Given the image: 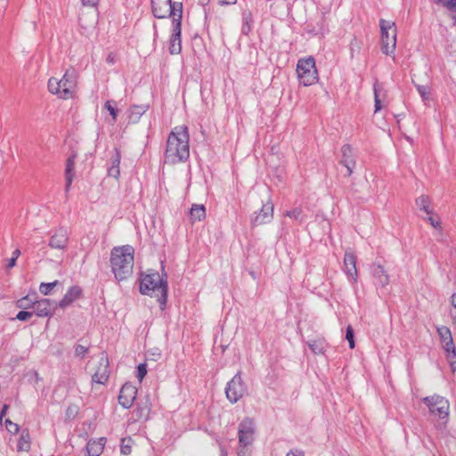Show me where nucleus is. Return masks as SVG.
<instances>
[{"mask_svg": "<svg viewBox=\"0 0 456 456\" xmlns=\"http://www.w3.org/2000/svg\"><path fill=\"white\" fill-rule=\"evenodd\" d=\"M190 156L189 132L185 126H175L169 134L165 151V162H184Z\"/></svg>", "mask_w": 456, "mask_h": 456, "instance_id": "f257e3e1", "label": "nucleus"}, {"mask_svg": "<svg viewBox=\"0 0 456 456\" xmlns=\"http://www.w3.org/2000/svg\"><path fill=\"white\" fill-rule=\"evenodd\" d=\"M167 274L162 265V274L158 272H151L142 274L140 281V292L143 295L157 297L160 308L163 310L167 299Z\"/></svg>", "mask_w": 456, "mask_h": 456, "instance_id": "f03ea898", "label": "nucleus"}, {"mask_svg": "<svg viewBox=\"0 0 456 456\" xmlns=\"http://www.w3.org/2000/svg\"><path fill=\"white\" fill-rule=\"evenodd\" d=\"M134 249L130 245L115 247L110 252V266L115 278L122 281L133 273Z\"/></svg>", "mask_w": 456, "mask_h": 456, "instance_id": "7ed1b4c3", "label": "nucleus"}, {"mask_svg": "<svg viewBox=\"0 0 456 456\" xmlns=\"http://www.w3.org/2000/svg\"><path fill=\"white\" fill-rule=\"evenodd\" d=\"M77 75L74 69H68L61 79L51 77L48 80L49 92L61 99H71L77 92Z\"/></svg>", "mask_w": 456, "mask_h": 456, "instance_id": "20e7f679", "label": "nucleus"}, {"mask_svg": "<svg viewBox=\"0 0 456 456\" xmlns=\"http://www.w3.org/2000/svg\"><path fill=\"white\" fill-rule=\"evenodd\" d=\"M151 10L153 15L158 19L172 17L182 20L183 4L180 2L172 3L171 0H151Z\"/></svg>", "mask_w": 456, "mask_h": 456, "instance_id": "39448f33", "label": "nucleus"}, {"mask_svg": "<svg viewBox=\"0 0 456 456\" xmlns=\"http://www.w3.org/2000/svg\"><path fill=\"white\" fill-rule=\"evenodd\" d=\"M297 74L298 81L304 86H309L318 81V71L313 57L302 58L297 61Z\"/></svg>", "mask_w": 456, "mask_h": 456, "instance_id": "423d86ee", "label": "nucleus"}, {"mask_svg": "<svg viewBox=\"0 0 456 456\" xmlns=\"http://www.w3.org/2000/svg\"><path fill=\"white\" fill-rule=\"evenodd\" d=\"M422 402L428 408L430 414L442 420V424L445 426L450 412L449 401L444 396L433 395L424 397Z\"/></svg>", "mask_w": 456, "mask_h": 456, "instance_id": "0eeeda50", "label": "nucleus"}, {"mask_svg": "<svg viewBox=\"0 0 456 456\" xmlns=\"http://www.w3.org/2000/svg\"><path fill=\"white\" fill-rule=\"evenodd\" d=\"M381 32V51L386 55L394 53L396 47V26L395 22L381 19L379 20Z\"/></svg>", "mask_w": 456, "mask_h": 456, "instance_id": "6e6552de", "label": "nucleus"}, {"mask_svg": "<svg viewBox=\"0 0 456 456\" xmlns=\"http://www.w3.org/2000/svg\"><path fill=\"white\" fill-rule=\"evenodd\" d=\"M248 392V386L243 381L241 371H238L226 384L225 395L231 403L239 402Z\"/></svg>", "mask_w": 456, "mask_h": 456, "instance_id": "1a4fd4ad", "label": "nucleus"}, {"mask_svg": "<svg viewBox=\"0 0 456 456\" xmlns=\"http://www.w3.org/2000/svg\"><path fill=\"white\" fill-rule=\"evenodd\" d=\"M255 423L252 419H242L238 427V438L240 446H249L255 439Z\"/></svg>", "mask_w": 456, "mask_h": 456, "instance_id": "9d476101", "label": "nucleus"}, {"mask_svg": "<svg viewBox=\"0 0 456 456\" xmlns=\"http://www.w3.org/2000/svg\"><path fill=\"white\" fill-rule=\"evenodd\" d=\"M110 377L109 359L105 353H102L98 358V366L92 376V382L105 384Z\"/></svg>", "mask_w": 456, "mask_h": 456, "instance_id": "9b49d317", "label": "nucleus"}, {"mask_svg": "<svg viewBox=\"0 0 456 456\" xmlns=\"http://www.w3.org/2000/svg\"><path fill=\"white\" fill-rule=\"evenodd\" d=\"M181 20H179L178 18H175V20H172V29L168 47L170 54H178L182 51Z\"/></svg>", "mask_w": 456, "mask_h": 456, "instance_id": "f8f14e48", "label": "nucleus"}, {"mask_svg": "<svg viewBox=\"0 0 456 456\" xmlns=\"http://www.w3.org/2000/svg\"><path fill=\"white\" fill-rule=\"evenodd\" d=\"M137 395V388L131 383H125L120 388L118 395V403L125 409H129Z\"/></svg>", "mask_w": 456, "mask_h": 456, "instance_id": "ddd939ff", "label": "nucleus"}, {"mask_svg": "<svg viewBox=\"0 0 456 456\" xmlns=\"http://www.w3.org/2000/svg\"><path fill=\"white\" fill-rule=\"evenodd\" d=\"M341 159L339 163L346 168V176H350L355 167H356V159L354 153V149L350 144H344L341 147Z\"/></svg>", "mask_w": 456, "mask_h": 456, "instance_id": "4468645a", "label": "nucleus"}, {"mask_svg": "<svg viewBox=\"0 0 456 456\" xmlns=\"http://www.w3.org/2000/svg\"><path fill=\"white\" fill-rule=\"evenodd\" d=\"M343 271L347 276L348 281L353 284H356L358 280V272L356 268V256L354 253H345Z\"/></svg>", "mask_w": 456, "mask_h": 456, "instance_id": "2eb2a0df", "label": "nucleus"}, {"mask_svg": "<svg viewBox=\"0 0 456 456\" xmlns=\"http://www.w3.org/2000/svg\"><path fill=\"white\" fill-rule=\"evenodd\" d=\"M32 309L33 314L38 317L52 316L55 310V304L48 298L34 300Z\"/></svg>", "mask_w": 456, "mask_h": 456, "instance_id": "dca6fc26", "label": "nucleus"}, {"mask_svg": "<svg viewBox=\"0 0 456 456\" xmlns=\"http://www.w3.org/2000/svg\"><path fill=\"white\" fill-rule=\"evenodd\" d=\"M69 241V232L66 228L60 227L55 230L54 233L49 240V246L52 248L63 250L67 248Z\"/></svg>", "mask_w": 456, "mask_h": 456, "instance_id": "f3484780", "label": "nucleus"}, {"mask_svg": "<svg viewBox=\"0 0 456 456\" xmlns=\"http://www.w3.org/2000/svg\"><path fill=\"white\" fill-rule=\"evenodd\" d=\"M273 216V204L272 202H267L263 205L262 208L259 212H255L254 216L251 218V223L253 225H261L264 224H267L271 222Z\"/></svg>", "mask_w": 456, "mask_h": 456, "instance_id": "a211bd4d", "label": "nucleus"}, {"mask_svg": "<svg viewBox=\"0 0 456 456\" xmlns=\"http://www.w3.org/2000/svg\"><path fill=\"white\" fill-rule=\"evenodd\" d=\"M371 273L374 278L375 285L385 288L389 284V275L387 273L384 266L380 264H373L371 265Z\"/></svg>", "mask_w": 456, "mask_h": 456, "instance_id": "6ab92c4d", "label": "nucleus"}, {"mask_svg": "<svg viewBox=\"0 0 456 456\" xmlns=\"http://www.w3.org/2000/svg\"><path fill=\"white\" fill-rule=\"evenodd\" d=\"M82 289L78 286H72L70 287L62 299L59 302V306L61 308H66L67 306L70 305L74 301L79 298L81 296Z\"/></svg>", "mask_w": 456, "mask_h": 456, "instance_id": "aec40b11", "label": "nucleus"}, {"mask_svg": "<svg viewBox=\"0 0 456 456\" xmlns=\"http://www.w3.org/2000/svg\"><path fill=\"white\" fill-rule=\"evenodd\" d=\"M77 155L72 154L69 156L66 161V167H65V180H66V185H65V191L68 192L69 191V188L71 186L73 178L75 176V160H76Z\"/></svg>", "mask_w": 456, "mask_h": 456, "instance_id": "412c9836", "label": "nucleus"}, {"mask_svg": "<svg viewBox=\"0 0 456 456\" xmlns=\"http://www.w3.org/2000/svg\"><path fill=\"white\" fill-rule=\"evenodd\" d=\"M106 438L102 437L99 440H90L86 445L87 456H100L104 449Z\"/></svg>", "mask_w": 456, "mask_h": 456, "instance_id": "4be33fe9", "label": "nucleus"}, {"mask_svg": "<svg viewBox=\"0 0 456 456\" xmlns=\"http://www.w3.org/2000/svg\"><path fill=\"white\" fill-rule=\"evenodd\" d=\"M442 347L446 352L447 360L450 362L452 371L456 370V348L453 343V339L449 341L441 342Z\"/></svg>", "mask_w": 456, "mask_h": 456, "instance_id": "5701e85b", "label": "nucleus"}, {"mask_svg": "<svg viewBox=\"0 0 456 456\" xmlns=\"http://www.w3.org/2000/svg\"><path fill=\"white\" fill-rule=\"evenodd\" d=\"M121 161V154L118 149L111 158V166L108 168V175L111 177L118 178L120 175L119 166Z\"/></svg>", "mask_w": 456, "mask_h": 456, "instance_id": "b1692460", "label": "nucleus"}, {"mask_svg": "<svg viewBox=\"0 0 456 456\" xmlns=\"http://www.w3.org/2000/svg\"><path fill=\"white\" fill-rule=\"evenodd\" d=\"M284 216H288L298 224H302L305 220V215L301 207H296L291 210L286 211Z\"/></svg>", "mask_w": 456, "mask_h": 456, "instance_id": "393cba45", "label": "nucleus"}, {"mask_svg": "<svg viewBox=\"0 0 456 456\" xmlns=\"http://www.w3.org/2000/svg\"><path fill=\"white\" fill-rule=\"evenodd\" d=\"M151 411V406L148 401L143 403H138L134 410L136 420L147 419Z\"/></svg>", "mask_w": 456, "mask_h": 456, "instance_id": "a878e982", "label": "nucleus"}, {"mask_svg": "<svg viewBox=\"0 0 456 456\" xmlns=\"http://www.w3.org/2000/svg\"><path fill=\"white\" fill-rule=\"evenodd\" d=\"M429 224L436 230L435 236L437 240H444V233L442 232L441 219L438 216H430L428 217Z\"/></svg>", "mask_w": 456, "mask_h": 456, "instance_id": "bb28decb", "label": "nucleus"}, {"mask_svg": "<svg viewBox=\"0 0 456 456\" xmlns=\"http://www.w3.org/2000/svg\"><path fill=\"white\" fill-rule=\"evenodd\" d=\"M253 17L250 12H243L242 13V27L241 32L244 35H248L252 30Z\"/></svg>", "mask_w": 456, "mask_h": 456, "instance_id": "cd10ccee", "label": "nucleus"}, {"mask_svg": "<svg viewBox=\"0 0 456 456\" xmlns=\"http://www.w3.org/2000/svg\"><path fill=\"white\" fill-rule=\"evenodd\" d=\"M308 346L315 354H323L327 347V343L324 339H314L308 342Z\"/></svg>", "mask_w": 456, "mask_h": 456, "instance_id": "c85d7f7f", "label": "nucleus"}, {"mask_svg": "<svg viewBox=\"0 0 456 456\" xmlns=\"http://www.w3.org/2000/svg\"><path fill=\"white\" fill-rule=\"evenodd\" d=\"M373 90L375 100V112H378L382 109L381 95H384L382 86L378 82H375Z\"/></svg>", "mask_w": 456, "mask_h": 456, "instance_id": "c756f323", "label": "nucleus"}, {"mask_svg": "<svg viewBox=\"0 0 456 456\" xmlns=\"http://www.w3.org/2000/svg\"><path fill=\"white\" fill-rule=\"evenodd\" d=\"M190 214L193 221H200L206 216L205 208L203 205H192Z\"/></svg>", "mask_w": 456, "mask_h": 456, "instance_id": "7c9ffc66", "label": "nucleus"}, {"mask_svg": "<svg viewBox=\"0 0 456 456\" xmlns=\"http://www.w3.org/2000/svg\"><path fill=\"white\" fill-rule=\"evenodd\" d=\"M147 110H148L147 105H135V106L132 107V109L130 110V117H129L130 120H132L133 122L138 121L140 117L143 113H145Z\"/></svg>", "mask_w": 456, "mask_h": 456, "instance_id": "2f4dec72", "label": "nucleus"}, {"mask_svg": "<svg viewBox=\"0 0 456 456\" xmlns=\"http://www.w3.org/2000/svg\"><path fill=\"white\" fill-rule=\"evenodd\" d=\"M416 205L420 210L425 211L428 215L432 214V210L429 208V198L425 195H421L416 199Z\"/></svg>", "mask_w": 456, "mask_h": 456, "instance_id": "473e14b6", "label": "nucleus"}, {"mask_svg": "<svg viewBox=\"0 0 456 456\" xmlns=\"http://www.w3.org/2000/svg\"><path fill=\"white\" fill-rule=\"evenodd\" d=\"M436 331L438 333L441 342H445L449 341L450 339H452V332L448 327L439 326L436 328Z\"/></svg>", "mask_w": 456, "mask_h": 456, "instance_id": "72a5a7b5", "label": "nucleus"}, {"mask_svg": "<svg viewBox=\"0 0 456 456\" xmlns=\"http://www.w3.org/2000/svg\"><path fill=\"white\" fill-rule=\"evenodd\" d=\"M59 284L58 281H54L53 282H42L39 286V291L41 294L46 296L51 293V290L55 288Z\"/></svg>", "mask_w": 456, "mask_h": 456, "instance_id": "f704fd0d", "label": "nucleus"}, {"mask_svg": "<svg viewBox=\"0 0 456 456\" xmlns=\"http://www.w3.org/2000/svg\"><path fill=\"white\" fill-rule=\"evenodd\" d=\"M104 109L110 112L112 118V124L115 123L118 117V110L115 107V102L107 101L104 104Z\"/></svg>", "mask_w": 456, "mask_h": 456, "instance_id": "c9c22d12", "label": "nucleus"}, {"mask_svg": "<svg viewBox=\"0 0 456 456\" xmlns=\"http://www.w3.org/2000/svg\"><path fill=\"white\" fill-rule=\"evenodd\" d=\"M32 302H34V299H31L29 296L23 297L17 301V307L22 309L32 308Z\"/></svg>", "mask_w": 456, "mask_h": 456, "instance_id": "e433bc0d", "label": "nucleus"}, {"mask_svg": "<svg viewBox=\"0 0 456 456\" xmlns=\"http://www.w3.org/2000/svg\"><path fill=\"white\" fill-rule=\"evenodd\" d=\"M435 2L450 11L456 12V0H435Z\"/></svg>", "mask_w": 456, "mask_h": 456, "instance_id": "4c0bfd02", "label": "nucleus"}, {"mask_svg": "<svg viewBox=\"0 0 456 456\" xmlns=\"http://www.w3.org/2000/svg\"><path fill=\"white\" fill-rule=\"evenodd\" d=\"M346 339L349 343V347L351 349H354L355 347V342H354V330H353V327L351 325H348L346 327Z\"/></svg>", "mask_w": 456, "mask_h": 456, "instance_id": "58836bf2", "label": "nucleus"}, {"mask_svg": "<svg viewBox=\"0 0 456 456\" xmlns=\"http://www.w3.org/2000/svg\"><path fill=\"white\" fill-rule=\"evenodd\" d=\"M32 315H33V312L20 311L18 313V314L16 315V319L19 321L25 322V321H28V319H30L32 317Z\"/></svg>", "mask_w": 456, "mask_h": 456, "instance_id": "ea45409f", "label": "nucleus"}, {"mask_svg": "<svg viewBox=\"0 0 456 456\" xmlns=\"http://www.w3.org/2000/svg\"><path fill=\"white\" fill-rule=\"evenodd\" d=\"M146 374H147L146 364H144V363L139 364V366L137 368V378L140 382H142V380L146 376Z\"/></svg>", "mask_w": 456, "mask_h": 456, "instance_id": "a19ab883", "label": "nucleus"}, {"mask_svg": "<svg viewBox=\"0 0 456 456\" xmlns=\"http://www.w3.org/2000/svg\"><path fill=\"white\" fill-rule=\"evenodd\" d=\"M5 426H6V428L7 430L12 433V434H16L18 433L20 428L19 426L16 424V423H13L12 422L11 420L9 419H6L5 420Z\"/></svg>", "mask_w": 456, "mask_h": 456, "instance_id": "79ce46f5", "label": "nucleus"}, {"mask_svg": "<svg viewBox=\"0 0 456 456\" xmlns=\"http://www.w3.org/2000/svg\"><path fill=\"white\" fill-rule=\"evenodd\" d=\"M417 90L423 99H427L429 95V88L427 86H417Z\"/></svg>", "mask_w": 456, "mask_h": 456, "instance_id": "37998d69", "label": "nucleus"}, {"mask_svg": "<svg viewBox=\"0 0 456 456\" xmlns=\"http://www.w3.org/2000/svg\"><path fill=\"white\" fill-rule=\"evenodd\" d=\"M88 348L82 345H77L75 348V354L77 356L84 357L85 354L87 353Z\"/></svg>", "mask_w": 456, "mask_h": 456, "instance_id": "c03bdc74", "label": "nucleus"}, {"mask_svg": "<svg viewBox=\"0 0 456 456\" xmlns=\"http://www.w3.org/2000/svg\"><path fill=\"white\" fill-rule=\"evenodd\" d=\"M121 453L125 455H128L131 453V446L129 444H126V439L121 440V446H120Z\"/></svg>", "mask_w": 456, "mask_h": 456, "instance_id": "a18cd8bd", "label": "nucleus"}, {"mask_svg": "<svg viewBox=\"0 0 456 456\" xmlns=\"http://www.w3.org/2000/svg\"><path fill=\"white\" fill-rule=\"evenodd\" d=\"M81 4L86 7H96L99 4V0H81Z\"/></svg>", "mask_w": 456, "mask_h": 456, "instance_id": "49530a36", "label": "nucleus"}, {"mask_svg": "<svg viewBox=\"0 0 456 456\" xmlns=\"http://www.w3.org/2000/svg\"><path fill=\"white\" fill-rule=\"evenodd\" d=\"M248 446H240V445L238 452H237L238 456H248L249 452H248Z\"/></svg>", "mask_w": 456, "mask_h": 456, "instance_id": "de8ad7c7", "label": "nucleus"}, {"mask_svg": "<svg viewBox=\"0 0 456 456\" xmlns=\"http://www.w3.org/2000/svg\"><path fill=\"white\" fill-rule=\"evenodd\" d=\"M286 456H305L304 452L300 450L290 451Z\"/></svg>", "mask_w": 456, "mask_h": 456, "instance_id": "09e8293b", "label": "nucleus"}, {"mask_svg": "<svg viewBox=\"0 0 456 456\" xmlns=\"http://www.w3.org/2000/svg\"><path fill=\"white\" fill-rule=\"evenodd\" d=\"M219 451H220V456H228V452H227L226 448L222 444H219Z\"/></svg>", "mask_w": 456, "mask_h": 456, "instance_id": "8fccbe9b", "label": "nucleus"}, {"mask_svg": "<svg viewBox=\"0 0 456 456\" xmlns=\"http://www.w3.org/2000/svg\"><path fill=\"white\" fill-rule=\"evenodd\" d=\"M237 0H219L221 5L234 4Z\"/></svg>", "mask_w": 456, "mask_h": 456, "instance_id": "3c124183", "label": "nucleus"}, {"mask_svg": "<svg viewBox=\"0 0 456 456\" xmlns=\"http://www.w3.org/2000/svg\"><path fill=\"white\" fill-rule=\"evenodd\" d=\"M15 265H16V259H15V257H11V258L8 260L7 268H12L13 266H15Z\"/></svg>", "mask_w": 456, "mask_h": 456, "instance_id": "603ef678", "label": "nucleus"}, {"mask_svg": "<svg viewBox=\"0 0 456 456\" xmlns=\"http://www.w3.org/2000/svg\"><path fill=\"white\" fill-rule=\"evenodd\" d=\"M20 256V249H15L13 252H12V257H15V259L17 260V258Z\"/></svg>", "mask_w": 456, "mask_h": 456, "instance_id": "864d4df0", "label": "nucleus"}, {"mask_svg": "<svg viewBox=\"0 0 456 456\" xmlns=\"http://www.w3.org/2000/svg\"><path fill=\"white\" fill-rule=\"evenodd\" d=\"M107 61H108L109 63H114V58H113L111 55H109V56L107 57Z\"/></svg>", "mask_w": 456, "mask_h": 456, "instance_id": "5fc2aeb1", "label": "nucleus"}]
</instances>
